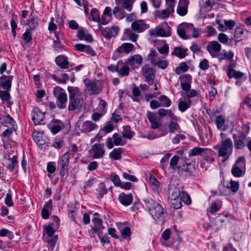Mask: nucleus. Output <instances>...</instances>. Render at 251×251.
<instances>
[{
    "instance_id": "64",
    "label": "nucleus",
    "mask_w": 251,
    "mask_h": 251,
    "mask_svg": "<svg viewBox=\"0 0 251 251\" xmlns=\"http://www.w3.org/2000/svg\"><path fill=\"white\" fill-rule=\"evenodd\" d=\"M205 30L208 36H212L216 33L215 29L212 26H207L206 27Z\"/></svg>"
},
{
    "instance_id": "29",
    "label": "nucleus",
    "mask_w": 251,
    "mask_h": 251,
    "mask_svg": "<svg viewBox=\"0 0 251 251\" xmlns=\"http://www.w3.org/2000/svg\"><path fill=\"white\" fill-rule=\"evenodd\" d=\"M142 62V57L139 54L129 56L126 60V63L131 66L140 65Z\"/></svg>"
},
{
    "instance_id": "24",
    "label": "nucleus",
    "mask_w": 251,
    "mask_h": 251,
    "mask_svg": "<svg viewBox=\"0 0 251 251\" xmlns=\"http://www.w3.org/2000/svg\"><path fill=\"white\" fill-rule=\"evenodd\" d=\"M98 128V126L90 121L84 122L81 126V131L83 133H89Z\"/></svg>"
},
{
    "instance_id": "11",
    "label": "nucleus",
    "mask_w": 251,
    "mask_h": 251,
    "mask_svg": "<svg viewBox=\"0 0 251 251\" xmlns=\"http://www.w3.org/2000/svg\"><path fill=\"white\" fill-rule=\"evenodd\" d=\"M103 144H95L92 146L91 151L93 152L92 157L94 159L103 157L105 153Z\"/></svg>"
},
{
    "instance_id": "54",
    "label": "nucleus",
    "mask_w": 251,
    "mask_h": 251,
    "mask_svg": "<svg viewBox=\"0 0 251 251\" xmlns=\"http://www.w3.org/2000/svg\"><path fill=\"white\" fill-rule=\"evenodd\" d=\"M57 239L58 236L56 235L49 236V239L47 240V242L51 248H53L54 247Z\"/></svg>"
},
{
    "instance_id": "38",
    "label": "nucleus",
    "mask_w": 251,
    "mask_h": 251,
    "mask_svg": "<svg viewBox=\"0 0 251 251\" xmlns=\"http://www.w3.org/2000/svg\"><path fill=\"white\" fill-rule=\"evenodd\" d=\"M168 8L169 6H167L166 9H164L161 11H157L155 13L156 17L161 19H164L168 18L170 14L174 13V12H172V11H169Z\"/></svg>"
},
{
    "instance_id": "5",
    "label": "nucleus",
    "mask_w": 251,
    "mask_h": 251,
    "mask_svg": "<svg viewBox=\"0 0 251 251\" xmlns=\"http://www.w3.org/2000/svg\"><path fill=\"white\" fill-rule=\"evenodd\" d=\"M169 199L170 204L174 208L178 209L182 206L180 191L178 188L170 189Z\"/></svg>"
},
{
    "instance_id": "41",
    "label": "nucleus",
    "mask_w": 251,
    "mask_h": 251,
    "mask_svg": "<svg viewBox=\"0 0 251 251\" xmlns=\"http://www.w3.org/2000/svg\"><path fill=\"white\" fill-rule=\"evenodd\" d=\"M87 90L90 94H93L98 93V89L96 83L92 81H88L86 83Z\"/></svg>"
},
{
    "instance_id": "49",
    "label": "nucleus",
    "mask_w": 251,
    "mask_h": 251,
    "mask_svg": "<svg viewBox=\"0 0 251 251\" xmlns=\"http://www.w3.org/2000/svg\"><path fill=\"white\" fill-rule=\"evenodd\" d=\"M122 134L125 138L130 139L133 135V133L131 131L129 126H126L123 127Z\"/></svg>"
},
{
    "instance_id": "50",
    "label": "nucleus",
    "mask_w": 251,
    "mask_h": 251,
    "mask_svg": "<svg viewBox=\"0 0 251 251\" xmlns=\"http://www.w3.org/2000/svg\"><path fill=\"white\" fill-rule=\"evenodd\" d=\"M158 53L154 50L151 49L148 55V59L151 60L152 64H154L159 59L157 57Z\"/></svg>"
},
{
    "instance_id": "28",
    "label": "nucleus",
    "mask_w": 251,
    "mask_h": 251,
    "mask_svg": "<svg viewBox=\"0 0 251 251\" xmlns=\"http://www.w3.org/2000/svg\"><path fill=\"white\" fill-rule=\"evenodd\" d=\"M56 64L61 69H65L69 67V62L67 57L59 55L55 58Z\"/></svg>"
},
{
    "instance_id": "35",
    "label": "nucleus",
    "mask_w": 251,
    "mask_h": 251,
    "mask_svg": "<svg viewBox=\"0 0 251 251\" xmlns=\"http://www.w3.org/2000/svg\"><path fill=\"white\" fill-rule=\"evenodd\" d=\"M244 74L240 71H236L232 68H228L227 75L229 78L239 79L244 76Z\"/></svg>"
},
{
    "instance_id": "55",
    "label": "nucleus",
    "mask_w": 251,
    "mask_h": 251,
    "mask_svg": "<svg viewBox=\"0 0 251 251\" xmlns=\"http://www.w3.org/2000/svg\"><path fill=\"white\" fill-rule=\"evenodd\" d=\"M153 65H156L161 69H165L167 67L168 63L166 60H159L156 61Z\"/></svg>"
},
{
    "instance_id": "47",
    "label": "nucleus",
    "mask_w": 251,
    "mask_h": 251,
    "mask_svg": "<svg viewBox=\"0 0 251 251\" xmlns=\"http://www.w3.org/2000/svg\"><path fill=\"white\" fill-rule=\"evenodd\" d=\"M159 102L161 106L168 107L171 104V100L165 95H162L159 98Z\"/></svg>"
},
{
    "instance_id": "59",
    "label": "nucleus",
    "mask_w": 251,
    "mask_h": 251,
    "mask_svg": "<svg viewBox=\"0 0 251 251\" xmlns=\"http://www.w3.org/2000/svg\"><path fill=\"white\" fill-rule=\"evenodd\" d=\"M110 179L115 186H120L121 185V180L118 175H112L110 177Z\"/></svg>"
},
{
    "instance_id": "30",
    "label": "nucleus",
    "mask_w": 251,
    "mask_h": 251,
    "mask_svg": "<svg viewBox=\"0 0 251 251\" xmlns=\"http://www.w3.org/2000/svg\"><path fill=\"white\" fill-rule=\"evenodd\" d=\"M213 153L214 152L212 153L211 155L208 154L204 157L201 163V168L207 170L208 165L212 164L215 161V158L212 156Z\"/></svg>"
},
{
    "instance_id": "23",
    "label": "nucleus",
    "mask_w": 251,
    "mask_h": 251,
    "mask_svg": "<svg viewBox=\"0 0 251 251\" xmlns=\"http://www.w3.org/2000/svg\"><path fill=\"white\" fill-rule=\"evenodd\" d=\"M136 0H115V3L118 6H121L123 8L130 12L132 10L133 4Z\"/></svg>"
},
{
    "instance_id": "46",
    "label": "nucleus",
    "mask_w": 251,
    "mask_h": 251,
    "mask_svg": "<svg viewBox=\"0 0 251 251\" xmlns=\"http://www.w3.org/2000/svg\"><path fill=\"white\" fill-rule=\"evenodd\" d=\"M44 228L46 233L49 236L54 235V233L55 231L54 228H56L55 226H54L53 223H50L47 225H45L44 226Z\"/></svg>"
},
{
    "instance_id": "57",
    "label": "nucleus",
    "mask_w": 251,
    "mask_h": 251,
    "mask_svg": "<svg viewBox=\"0 0 251 251\" xmlns=\"http://www.w3.org/2000/svg\"><path fill=\"white\" fill-rule=\"evenodd\" d=\"M218 39L220 42L223 44H226L228 41V37L226 34L221 33L219 34Z\"/></svg>"
},
{
    "instance_id": "15",
    "label": "nucleus",
    "mask_w": 251,
    "mask_h": 251,
    "mask_svg": "<svg viewBox=\"0 0 251 251\" xmlns=\"http://www.w3.org/2000/svg\"><path fill=\"white\" fill-rule=\"evenodd\" d=\"M246 135L241 133L239 136L234 134L233 135V139L234 142V147L236 149H243L245 147V140Z\"/></svg>"
},
{
    "instance_id": "40",
    "label": "nucleus",
    "mask_w": 251,
    "mask_h": 251,
    "mask_svg": "<svg viewBox=\"0 0 251 251\" xmlns=\"http://www.w3.org/2000/svg\"><path fill=\"white\" fill-rule=\"evenodd\" d=\"M124 33L126 37L133 42H135L138 38V35L134 33L130 29H125Z\"/></svg>"
},
{
    "instance_id": "63",
    "label": "nucleus",
    "mask_w": 251,
    "mask_h": 251,
    "mask_svg": "<svg viewBox=\"0 0 251 251\" xmlns=\"http://www.w3.org/2000/svg\"><path fill=\"white\" fill-rule=\"evenodd\" d=\"M244 33V31L242 29L240 28L239 27L236 28V30L235 31L234 35V39L237 42V40H236V39L240 38L242 35Z\"/></svg>"
},
{
    "instance_id": "22",
    "label": "nucleus",
    "mask_w": 251,
    "mask_h": 251,
    "mask_svg": "<svg viewBox=\"0 0 251 251\" xmlns=\"http://www.w3.org/2000/svg\"><path fill=\"white\" fill-rule=\"evenodd\" d=\"M118 73L120 76H127L129 73V68L122 61L119 60L117 62Z\"/></svg>"
},
{
    "instance_id": "56",
    "label": "nucleus",
    "mask_w": 251,
    "mask_h": 251,
    "mask_svg": "<svg viewBox=\"0 0 251 251\" xmlns=\"http://www.w3.org/2000/svg\"><path fill=\"white\" fill-rule=\"evenodd\" d=\"M114 144L116 146H119L122 144V138L118 133H114L113 135Z\"/></svg>"
},
{
    "instance_id": "2",
    "label": "nucleus",
    "mask_w": 251,
    "mask_h": 251,
    "mask_svg": "<svg viewBox=\"0 0 251 251\" xmlns=\"http://www.w3.org/2000/svg\"><path fill=\"white\" fill-rule=\"evenodd\" d=\"M144 202L145 207L154 219L163 220L165 210L160 203L151 199L145 200Z\"/></svg>"
},
{
    "instance_id": "27",
    "label": "nucleus",
    "mask_w": 251,
    "mask_h": 251,
    "mask_svg": "<svg viewBox=\"0 0 251 251\" xmlns=\"http://www.w3.org/2000/svg\"><path fill=\"white\" fill-rule=\"evenodd\" d=\"M51 210L52 201L50 200L46 202L42 209L41 214L42 218L44 219H48L50 214Z\"/></svg>"
},
{
    "instance_id": "61",
    "label": "nucleus",
    "mask_w": 251,
    "mask_h": 251,
    "mask_svg": "<svg viewBox=\"0 0 251 251\" xmlns=\"http://www.w3.org/2000/svg\"><path fill=\"white\" fill-rule=\"evenodd\" d=\"M113 126L110 123H108L103 126L102 129L105 133H108L111 132L113 130Z\"/></svg>"
},
{
    "instance_id": "26",
    "label": "nucleus",
    "mask_w": 251,
    "mask_h": 251,
    "mask_svg": "<svg viewBox=\"0 0 251 251\" xmlns=\"http://www.w3.org/2000/svg\"><path fill=\"white\" fill-rule=\"evenodd\" d=\"M118 199L123 205L128 206L131 203L133 200V197L131 194H126L123 193L119 195Z\"/></svg>"
},
{
    "instance_id": "60",
    "label": "nucleus",
    "mask_w": 251,
    "mask_h": 251,
    "mask_svg": "<svg viewBox=\"0 0 251 251\" xmlns=\"http://www.w3.org/2000/svg\"><path fill=\"white\" fill-rule=\"evenodd\" d=\"M5 236H8L10 239L13 237V235L9 230L6 228H2L0 230V236L3 237Z\"/></svg>"
},
{
    "instance_id": "45",
    "label": "nucleus",
    "mask_w": 251,
    "mask_h": 251,
    "mask_svg": "<svg viewBox=\"0 0 251 251\" xmlns=\"http://www.w3.org/2000/svg\"><path fill=\"white\" fill-rule=\"evenodd\" d=\"M122 149L121 148L114 149L110 153L109 157L114 160H118L121 158Z\"/></svg>"
},
{
    "instance_id": "21",
    "label": "nucleus",
    "mask_w": 251,
    "mask_h": 251,
    "mask_svg": "<svg viewBox=\"0 0 251 251\" xmlns=\"http://www.w3.org/2000/svg\"><path fill=\"white\" fill-rule=\"evenodd\" d=\"M63 125V123L60 120L53 119L49 126L51 132L53 134H55L60 131Z\"/></svg>"
},
{
    "instance_id": "42",
    "label": "nucleus",
    "mask_w": 251,
    "mask_h": 251,
    "mask_svg": "<svg viewBox=\"0 0 251 251\" xmlns=\"http://www.w3.org/2000/svg\"><path fill=\"white\" fill-rule=\"evenodd\" d=\"M123 9L122 6L120 7V6L117 5V6L113 8L112 13L116 17L123 18L125 17V14Z\"/></svg>"
},
{
    "instance_id": "8",
    "label": "nucleus",
    "mask_w": 251,
    "mask_h": 251,
    "mask_svg": "<svg viewBox=\"0 0 251 251\" xmlns=\"http://www.w3.org/2000/svg\"><path fill=\"white\" fill-rule=\"evenodd\" d=\"M142 75L145 77L147 83L151 85L154 83L155 71L152 68L144 67L142 69Z\"/></svg>"
},
{
    "instance_id": "18",
    "label": "nucleus",
    "mask_w": 251,
    "mask_h": 251,
    "mask_svg": "<svg viewBox=\"0 0 251 251\" xmlns=\"http://www.w3.org/2000/svg\"><path fill=\"white\" fill-rule=\"evenodd\" d=\"M32 119L35 125H40L44 119V113L38 108H35L32 111Z\"/></svg>"
},
{
    "instance_id": "31",
    "label": "nucleus",
    "mask_w": 251,
    "mask_h": 251,
    "mask_svg": "<svg viewBox=\"0 0 251 251\" xmlns=\"http://www.w3.org/2000/svg\"><path fill=\"white\" fill-rule=\"evenodd\" d=\"M168 129L169 131L166 129L162 136L166 135L168 132L170 133H174L176 132H179L180 131V127L177 123L174 122H171L168 126Z\"/></svg>"
},
{
    "instance_id": "4",
    "label": "nucleus",
    "mask_w": 251,
    "mask_h": 251,
    "mask_svg": "<svg viewBox=\"0 0 251 251\" xmlns=\"http://www.w3.org/2000/svg\"><path fill=\"white\" fill-rule=\"evenodd\" d=\"M53 94L56 98L57 107L59 109L65 108L68 100L67 95L65 91L59 86H56L53 89Z\"/></svg>"
},
{
    "instance_id": "51",
    "label": "nucleus",
    "mask_w": 251,
    "mask_h": 251,
    "mask_svg": "<svg viewBox=\"0 0 251 251\" xmlns=\"http://www.w3.org/2000/svg\"><path fill=\"white\" fill-rule=\"evenodd\" d=\"M225 122V118L222 115H219L216 117V125L218 129L221 128L224 125Z\"/></svg>"
},
{
    "instance_id": "12",
    "label": "nucleus",
    "mask_w": 251,
    "mask_h": 251,
    "mask_svg": "<svg viewBox=\"0 0 251 251\" xmlns=\"http://www.w3.org/2000/svg\"><path fill=\"white\" fill-rule=\"evenodd\" d=\"M99 29L102 35L107 39L112 37L116 36L118 32V27L115 25L112 26L110 28H101L100 26Z\"/></svg>"
},
{
    "instance_id": "10",
    "label": "nucleus",
    "mask_w": 251,
    "mask_h": 251,
    "mask_svg": "<svg viewBox=\"0 0 251 251\" xmlns=\"http://www.w3.org/2000/svg\"><path fill=\"white\" fill-rule=\"evenodd\" d=\"M149 27V25L143 20H135L131 25L132 30L138 33L143 32Z\"/></svg>"
},
{
    "instance_id": "16",
    "label": "nucleus",
    "mask_w": 251,
    "mask_h": 251,
    "mask_svg": "<svg viewBox=\"0 0 251 251\" xmlns=\"http://www.w3.org/2000/svg\"><path fill=\"white\" fill-rule=\"evenodd\" d=\"M188 0H179L176 8V13L180 16L186 15L188 11Z\"/></svg>"
},
{
    "instance_id": "9",
    "label": "nucleus",
    "mask_w": 251,
    "mask_h": 251,
    "mask_svg": "<svg viewBox=\"0 0 251 251\" xmlns=\"http://www.w3.org/2000/svg\"><path fill=\"white\" fill-rule=\"evenodd\" d=\"M71 155V153L69 151H67L61 157L60 161V164L61 167L60 174L62 176H65L68 172L69 160L72 157Z\"/></svg>"
},
{
    "instance_id": "25",
    "label": "nucleus",
    "mask_w": 251,
    "mask_h": 251,
    "mask_svg": "<svg viewBox=\"0 0 251 251\" xmlns=\"http://www.w3.org/2000/svg\"><path fill=\"white\" fill-rule=\"evenodd\" d=\"M12 75H3L0 78V85L4 89L8 91L11 86V81L13 79Z\"/></svg>"
},
{
    "instance_id": "13",
    "label": "nucleus",
    "mask_w": 251,
    "mask_h": 251,
    "mask_svg": "<svg viewBox=\"0 0 251 251\" xmlns=\"http://www.w3.org/2000/svg\"><path fill=\"white\" fill-rule=\"evenodd\" d=\"M134 48V45L130 43H123L118 47L113 53V57L118 56V53H128L133 50Z\"/></svg>"
},
{
    "instance_id": "43",
    "label": "nucleus",
    "mask_w": 251,
    "mask_h": 251,
    "mask_svg": "<svg viewBox=\"0 0 251 251\" xmlns=\"http://www.w3.org/2000/svg\"><path fill=\"white\" fill-rule=\"evenodd\" d=\"M9 160L10 161V163L8 164L7 168L11 171H15V172H16V168L18 164L17 156H13L12 158H9Z\"/></svg>"
},
{
    "instance_id": "52",
    "label": "nucleus",
    "mask_w": 251,
    "mask_h": 251,
    "mask_svg": "<svg viewBox=\"0 0 251 251\" xmlns=\"http://www.w3.org/2000/svg\"><path fill=\"white\" fill-rule=\"evenodd\" d=\"M181 202L183 201L186 204L191 203V199L187 194L183 191H180Z\"/></svg>"
},
{
    "instance_id": "37",
    "label": "nucleus",
    "mask_w": 251,
    "mask_h": 251,
    "mask_svg": "<svg viewBox=\"0 0 251 251\" xmlns=\"http://www.w3.org/2000/svg\"><path fill=\"white\" fill-rule=\"evenodd\" d=\"M215 4L214 0H206L202 5L201 6L200 11L202 13L203 12H207L210 11Z\"/></svg>"
},
{
    "instance_id": "44",
    "label": "nucleus",
    "mask_w": 251,
    "mask_h": 251,
    "mask_svg": "<svg viewBox=\"0 0 251 251\" xmlns=\"http://www.w3.org/2000/svg\"><path fill=\"white\" fill-rule=\"evenodd\" d=\"M187 50L186 49H184L180 47H176L174 49L173 53L178 57L182 58L187 55Z\"/></svg>"
},
{
    "instance_id": "58",
    "label": "nucleus",
    "mask_w": 251,
    "mask_h": 251,
    "mask_svg": "<svg viewBox=\"0 0 251 251\" xmlns=\"http://www.w3.org/2000/svg\"><path fill=\"white\" fill-rule=\"evenodd\" d=\"M91 15L92 18V20L95 22L99 21L100 17L97 9L93 8L91 11Z\"/></svg>"
},
{
    "instance_id": "20",
    "label": "nucleus",
    "mask_w": 251,
    "mask_h": 251,
    "mask_svg": "<svg viewBox=\"0 0 251 251\" xmlns=\"http://www.w3.org/2000/svg\"><path fill=\"white\" fill-rule=\"evenodd\" d=\"M181 79L180 85L182 89L186 92L191 88L192 77L189 75H184L180 77Z\"/></svg>"
},
{
    "instance_id": "14",
    "label": "nucleus",
    "mask_w": 251,
    "mask_h": 251,
    "mask_svg": "<svg viewBox=\"0 0 251 251\" xmlns=\"http://www.w3.org/2000/svg\"><path fill=\"white\" fill-rule=\"evenodd\" d=\"M206 48L210 54L214 57L220 52L221 46L217 41H213L208 43Z\"/></svg>"
},
{
    "instance_id": "17",
    "label": "nucleus",
    "mask_w": 251,
    "mask_h": 251,
    "mask_svg": "<svg viewBox=\"0 0 251 251\" xmlns=\"http://www.w3.org/2000/svg\"><path fill=\"white\" fill-rule=\"evenodd\" d=\"M149 32L151 36L169 37L171 34L170 31H165L163 29L159 26L150 30Z\"/></svg>"
},
{
    "instance_id": "1",
    "label": "nucleus",
    "mask_w": 251,
    "mask_h": 251,
    "mask_svg": "<svg viewBox=\"0 0 251 251\" xmlns=\"http://www.w3.org/2000/svg\"><path fill=\"white\" fill-rule=\"evenodd\" d=\"M69 104L68 109L70 111L76 109L82 100V93L77 87L68 86Z\"/></svg>"
},
{
    "instance_id": "39",
    "label": "nucleus",
    "mask_w": 251,
    "mask_h": 251,
    "mask_svg": "<svg viewBox=\"0 0 251 251\" xmlns=\"http://www.w3.org/2000/svg\"><path fill=\"white\" fill-rule=\"evenodd\" d=\"M234 53L232 51L230 50L227 52L224 50L219 55L218 57L219 60L228 59L229 61H232Z\"/></svg>"
},
{
    "instance_id": "48",
    "label": "nucleus",
    "mask_w": 251,
    "mask_h": 251,
    "mask_svg": "<svg viewBox=\"0 0 251 251\" xmlns=\"http://www.w3.org/2000/svg\"><path fill=\"white\" fill-rule=\"evenodd\" d=\"M28 25L29 28L31 29H35V28L38 25V22L36 20L35 16L33 15L32 13L30 14L28 19Z\"/></svg>"
},
{
    "instance_id": "62",
    "label": "nucleus",
    "mask_w": 251,
    "mask_h": 251,
    "mask_svg": "<svg viewBox=\"0 0 251 251\" xmlns=\"http://www.w3.org/2000/svg\"><path fill=\"white\" fill-rule=\"evenodd\" d=\"M230 189L233 192H236L238 191L239 188V185L238 182L235 181H230Z\"/></svg>"
},
{
    "instance_id": "7",
    "label": "nucleus",
    "mask_w": 251,
    "mask_h": 251,
    "mask_svg": "<svg viewBox=\"0 0 251 251\" xmlns=\"http://www.w3.org/2000/svg\"><path fill=\"white\" fill-rule=\"evenodd\" d=\"M192 30H194L193 24L182 23L177 27V32L180 38L188 39L192 36Z\"/></svg>"
},
{
    "instance_id": "6",
    "label": "nucleus",
    "mask_w": 251,
    "mask_h": 251,
    "mask_svg": "<svg viewBox=\"0 0 251 251\" xmlns=\"http://www.w3.org/2000/svg\"><path fill=\"white\" fill-rule=\"evenodd\" d=\"M246 170V160L244 156H240L236 160L231 169V173L235 177H240L244 175Z\"/></svg>"
},
{
    "instance_id": "32",
    "label": "nucleus",
    "mask_w": 251,
    "mask_h": 251,
    "mask_svg": "<svg viewBox=\"0 0 251 251\" xmlns=\"http://www.w3.org/2000/svg\"><path fill=\"white\" fill-rule=\"evenodd\" d=\"M147 116L151 124V128L156 129L159 127V124L157 122L156 117L154 113L148 111Z\"/></svg>"
},
{
    "instance_id": "53",
    "label": "nucleus",
    "mask_w": 251,
    "mask_h": 251,
    "mask_svg": "<svg viewBox=\"0 0 251 251\" xmlns=\"http://www.w3.org/2000/svg\"><path fill=\"white\" fill-rule=\"evenodd\" d=\"M197 95V91L194 89H190L189 90L183 93L182 96L184 97L186 96L188 98V99H190L191 98L196 97Z\"/></svg>"
},
{
    "instance_id": "34",
    "label": "nucleus",
    "mask_w": 251,
    "mask_h": 251,
    "mask_svg": "<svg viewBox=\"0 0 251 251\" xmlns=\"http://www.w3.org/2000/svg\"><path fill=\"white\" fill-rule=\"evenodd\" d=\"M157 113L158 115L160 116L161 117H164L166 116H168L173 120H177V117L176 116L174 115V114L172 112V111L170 110L161 108L158 110Z\"/></svg>"
},
{
    "instance_id": "36",
    "label": "nucleus",
    "mask_w": 251,
    "mask_h": 251,
    "mask_svg": "<svg viewBox=\"0 0 251 251\" xmlns=\"http://www.w3.org/2000/svg\"><path fill=\"white\" fill-rule=\"evenodd\" d=\"M191 105V100L190 99H188L186 101H184L181 99L178 100V109L182 112H184L188 108H189Z\"/></svg>"
},
{
    "instance_id": "3",
    "label": "nucleus",
    "mask_w": 251,
    "mask_h": 251,
    "mask_svg": "<svg viewBox=\"0 0 251 251\" xmlns=\"http://www.w3.org/2000/svg\"><path fill=\"white\" fill-rule=\"evenodd\" d=\"M233 142L230 138L223 140L219 147L215 146L214 149H218V155L224 157L227 159L231 155L233 151Z\"/></svg>"
},
{
    "instance_id": "33",
    "label": "nucleus",
    "mask_w": 251,
    "mask_h": 251,
    "mask_svg": "<svg viewBox=\"0 0 251 251\" xmlns=\"http://www.w3.org/2000/svg\"><path fill=\"white\" fill-rule=\"evenodd\" d=\"M92 221L95 226V227L93 228L95 232H97L98 230H101L103 228L102 226V220L99 218V214L98 213H95L94 214V217L92 219Z\"/></svg>"
},
{
    "instance_id": "19",
    "label": "nucleus",
    "mask_w": 251,
    "mask_h": 251,
    "mask_svg": "<svg viewBox=\"0 0 251 251\" xmlns=\"http://www.w3.org/2000/svg\"><path fill=\"white\" fill-rule=\"evenodd\" d=\"M213 151L207 148H201L199 147H195L191 150L190 153L189 154V156H196L201 154L203 155H211Z\"/></svg>"
}]
</instances>
